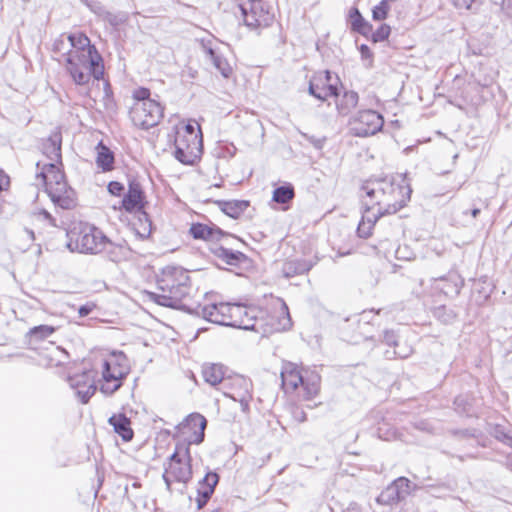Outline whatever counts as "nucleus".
Masks as SVG:
<instances>
[{
	"label": "nucleus",
	"instance_id": "1",
	"mask_svg": "<svg viewBox=\"0 0 512 512\" xmlns=\"http://www.w3.org/2000/svg\"><path fill=\"white\" fill-rule=\"evenodd\" d=\"M159 292H147L149 300L172 309L188 312L190 305L182 303L190 291L188 271L182 267L166 266L161 270L156 280Z\"/></svg>",
	"mask_w": 512,
	"mask_h": 512
},
{
	"label": "nucleus",
	"instance_id": "2",
	"mask_svg": "<svg viewBox=\"0 0 512 512\" xmlns=\"http://www.w3.org/2000/svg\"><path fill=\"white\" fill-rule=\"evenodd\" d=\"M234 308L239 310V314L237 316L233 315L232 318V327L235 328L251 331L262 329L263 333H274L285 331L292 325L286 304H283V309L279 315H268L266 321L263 318L265 312L256 307L234 303Z\"/></svg>",
	"mask_w": 512,
	"mask_h": 512
},
{
	"label": "nucleus",
	"instance_id": "3",
	"mask_svg": "<svg viewBox=\"0 0 512 512\" xmlns=\"http://www.w3.org/2000/svg\"><path fill=\"white\" fill-rule=\"evenodd\" d=\"M66 71L76 85H86L90 78L103 79L104 62L96 47L84 51H68L64 53Z\"/></svg>",
	"mask_w": 512,
	"mask_h": 512
},
{
	"label": "nucleus",
	"instance_id": "4",
	"mask_svg": "<svg viewBox=\"0 0 512 512\" xmlns=\"http://www.w3.org/2000/svg\"><path fill=\"white\" fill-rule=\"evenodd\" d=\"M66 247L71 252L96 255L103 252L106 235L94 225L82 224L67 232Z\"/></svg>",
	"mask_w": 512,
	"mask_h": 512
},
{
	"label": "nucleus",
	"instance_id": "5",
	"mask_svg": "<svg viewBox=\"0 0 512 512\" xmlns=\"http://www.w3.org/2000/svg\"><path fill=\"white\" fill-rule=\"evenodd\" d=\"M130 372L126 355L122 351L113 352L102 364V380L100 391L110 396L120 389L123 380Z\"/></svg>",
	"mask_w": 512,
	"mask_h": 512
},
{
	"label": "nucleus",
	"instance_id": "6",
	"mask_svg": "<svg viewBox=\"0 0 512 512\" xmlns=\"http://www.w3.org/2000/svg\"><path fill=\"white\" fill-rule=\"evenodd\" d=\"M393 190V178L382 177V178H369L364 181L361 186V191L365 193L362 199L363 207V219L372 222V212H376L375 208L383 206V201L386 200V196Z\"/></svg>",
	"mask_w": 512,
	"mask_h": 512
},
{
	"label": "nucleus",
	"instance_id": "7",
	"mask_svg": "<svg viewBox=\"0 0 512 512\" xmlns=\"http://www.w3.org/2000/svg\"><path fill=\"white\" fill-rule=\"evenodd\" d=\"M239 9L244 24L251 29L268 27L274 20V8L268 0H243Z\"/></svg>",
	"mask_w": 512,
	"mask_h": 512
},
{
	"label": "nucleus",
	"instance_id": "8",
	"mask_svg": "<svg viewBox=\"0 0 512 512\" xmlns=\"http://www.w3.org/2000/svg\"><path fill=\"white\" fill-rule=\"evenodd\" d=\"M237 311L239 310L234 308V304L221 302L209 305L196 304L191 306L187 313L214 324L232 327L233 315L239 314Z\"/></svg>",
	"mask_w": 512,
	"mask_h": 512
},
{
	"label": "nucleus",
	"instance_id": "9",
	"mask_svg": "<svg viewBox=\"0 0 512 512\" xmlns=\"http://www.w3.org/2000/svg\"><path fill=\"white\" fill-rule=\"evenodd\" d=\"M342 87L338 74L330 70L318 71L309 81L308 93L323 102L328 97H339Z\"/></svg>",
	"mask_w": 512,
	"mask_h": 512
},
{
	"label": "nucleus",
	"instance_id": "10",
	"mask_svg": "<svg viewBox=\"0 0 512 512\" xmlns=\"http://www.w3.org/2000/svg\"><path fill=\"white\" fill-rule=\"evenodd\" d=\"M191 462L188 444L177 443L174 452L168 458V472L176 482L187 484L193 475Z\"/></svg>",
	"mask_w": 512,
	"mask_h": 512
},
{
	"label": "nucleus",
	"instance_id": "11",
	"mask_svg": "<svg viewBox=\"0 0 512 512\" xmlns=\"http://www.w3.org/2000/svg\"><path fill=\"white\" fill-rule=\"evenodd\" d=\"M163 107L154 101L136 102L130 110L133 124L143 130L157 126L163 118Z\"/></svg>",
	"mask_w": 512,
	"mask_h": 512
},
{
	"label": "nucleus",
	"instance_id": "12",
	"mask_svg": "<svg viewBox=\"0 0 512 512\" xmlns=\"http://www.w3.org/2000/svg\"><path fill=\"white\" fill-rule=\"evenodd\" d=\"M349 124L353 136L364 138L378 133L383 128L384 118L375 110H360L350 119Z\"/></svg>",
	"mask_w": 512,
	"mask_h": 512
},
{
	"label": "nucleus",
	"instance_id": "13",
	"mask_svg": "<svg viewBox=\"0 0 512 512\" xmlns=\"http://www.w3.org/2000/svg\"><path fill=\"white\" fill-rule=\"evenodd\" d=\"M415 489L416 486L412 485L408 478L401 476L384 488L375 500L379 505L392 507L406 500L412 490Z\"/></svg>",
	"mask_w": 512,
	"mask_h": 512
},
{
	"label": "nucleus",
	"instance_id": "14",
	"mask_svg": "<svg viewBox=\"0 0 512 512\" xmlns=\"http://www.w3.org/2000/svg\"><path fill=\"white\" fill-rule=\"evenodd\" d=\"M207 426L206 418L200 413L194 412L189 414L178 426L177 429L183 435H187L183 443L201 444L205 437V429Z\"/></svg>",
	"mask_w": 512,
	"mask_h": 512
},
{
	"label": "nucleus",
	"instance_id": "15",
	"mask_svg": "<svg viewBox=\"0 0 512 512\" xmlns=\"http://www.w3.org/2000/svg\"><path fill=\"white\" fill-rule=\"evenodd\" d=\"M95 370H84L68 377V383L82 404H87L96 392Z\"/></svg>",
	"mask_w": 512,
	"mask_h": 512
},
{
	"label": "nucleus",
	"instance_id": "16",
	"mask_svg": "<svg viewBox=\"0 0 512 512\" xmlns=\"http://www.w3.org/2000/svg\"><path fill=\"white\" fill-rule=\"evenodd\" d=\"M147 204L146 195L140 182L136 179H130L128 190L123 194L119 209H123L130 214L144 212Z\"/></svg>",
	"mask_w": 512,
	"mask_h": 512
},
{
	"label": "nucleus",
	"instance_id": "17",
	"mask_svg": "<svg viewBox=\"0 0 512 512\" xmlns=\"http://www.w3.org/2000/svg\"><path fill=\"white\" fill-rule=\"evenodd\" d=\"M210 252L225 264L242 269H250L252 267V259L241 251L227 247L217 242L212 243Z\"/></svg>",
	"mask_w": 512,
	"mask_h": 512
},
{
	"label": "nucleus",
	"instance_id": "18",
	"mask_svg": "<svg viewBox=\"0 0 512 512\" xmlns=\"http://www.w3.org/2000/svg\"><path fill=\"white\" fill-rule=\"evenodd\" d=\"M230 384L231 391H225L224 395L233 401L239 402L242 412L248 413L252 400L251 381L243 376H236L230 380Z\"/></svg>",
	"mask_w": 512,
	"mask_h": 512
},
{
	"label": "nucleus",
	"instance_id": "19",
	"mask_svg": "<svg viewBox=\"0 0 512 512\" xmlns=\"http://www.w3.org/2000/svg\"><path fill=\"white\" fill-rule=\"evenodd\" d=\"M51 201L62 209H72L76 205V193L67 182L58 183L57 186L47 184L45 188Z\"/></svg>",
	"mask_w": 512,
	"mask_h": 512
},
{
	"label": "nucleus",
	"instance_id": "20",
	"mask_svg": "<svg viewBox=\"0 0 512 512\" xmlns=\"http://www.w3.org/2000/svg\"><path fill=\"white\" fill-rule=\"evenodd\" d=\"M431 280L433 288L449 298L457 297L464 285V279L456 271H450L446 275Z\"/></svg>",
	"mask_w": 512,
	"mask_h": 512
},
{
	"label": "nucleus",
	"instance_id": "21",
	"mask_svg": "<svg viewBox=\"0 0 512 512\" xmlns=\"http://www.w3.org/2000/svg\"><path fill=\"white\" fill-rule=\"evenodd\" d=\"M104 246L102 253H105L107 259L114 263L129 260L133 253L126 240L114 242L106 236Z\"/></svg>",
	"mask_w": 512,
	"mask_h": 512
},
{
	"label": "nucleus",
	"instance_id": "22",
	"mask_svg": "<svg viewBox=\"0 0 512 512\" xmlns=\"http://www.w3.org/2000/svg\"><path fill=\"white\" fill-rule=\"evenodd\" d=\"M61 146L62 134L60 130L56 129L43 140L42 152L52 162L62 164Z\"/></svg>",
	"mask_w": 512,
	"mask_h": 512
},
{
	"label": "nucleus",
	"instance_id": "23",
	"mask_svg": "<svg viewBox=\"0 0 512 512\" xmlns=\"http://www.w3.org/2000/svg\"><path fill=\"white\" fill-rule=\"evenodd\" d=\"M190 235L197 240L219 241L218 236L228 235V232L222 230L215 224L206 225L200 222L193 223L189 229Z\"/></svg>",
	"mask_w": 512,
	"mask_h": 512
},
{
	"label": "nucleus",
	"instance_id": "24",
	"mask_svg": "<svg viewBox=\"0 0 512 512\" xmlns=\"http://www.w3.org/2000/svg\"><path fill=\"white\" fill-rule=\"evenodd\" d=\"M202 47L215 69L218 70L224 78H230L233 73V69L227 59L216 49L210 46V41L205 42L203 40Z\"/></svg>",
	"mask_w": 512,
	"mask_h": 512
},
{
	"label": "nucleus",
	"instance_id": "25",
	"mask_svg": "<svg viewBox=\"0 0 512 512\" xmlns=\"http://www.w3.org/2000/svg\"><path fill=\"white\" fill-rule=\"evenodd\" d=\"M390 192L393 195L392 212H398L410 200L412 189L406 179L402 178L399 183L393 180V190Z\"/></svg>",
	"mask_w": 512,
	"mask_h": 512
},
{
	"label": "nucleus",
	"instance_id": "26",
	"mask_svg": "<svg viewBox=\"0 0 512 512\" xmlns=\"http://www.w3.org/2000/svg\"><path fill=\"white\" fill-rule=\"evenodd\" d=\"M304 370H299L298 366L292 362H285L280 373L282 386L289 387L292 391L296 390L303 381Z\"/></svg>",
	"mask_w": 512,
	"mask_h": 512
},
{
	"label": "nucleus",
	"instance_id": "27",
	"mask_svg": "<svg viewBox=\"0 0 512 512\" xmlns=\"http://www.w3.org/2000/svg\"><path fill=\"white\" fill-rule=\"evenodd\" d=\"M60 166L62 164L56 162H50L43 165L42 169L37 172L36 177L41 178L47 188V184L57 186L58 183L66 182L65 175L61 171Z\"/></svg>",
	"mask_w": 512,
	"mask_h": 512
},
{
	"label": "nucleus",
	"instance_id": "28",
	"mask_svg": "<svg viewBox=\"0 0 512 512\" xmlns=\"http://www.w3.org/2000/svg\"><path fill=\"white\" fill-rule=\"evenodd\" d=\"M108 423L123 441L129 442L133 439L134 432L131 428V421L124 413L113 414L109 417Z\"/></svg>",
	"mask_w": 512,
	"mask_h": 512
},
{
	"label": "nucleus",
	"instance_id": "29",
	"mask_svg": "<svg viewBox=\"0 0 512 512\" xmlns=\"http://www.w3.org/2000/svg\"><path fill=\"white\" fill-rule=\"evenodd\" d=\"M313 266L314 263L310 260L293 259L284 262L281 272L285 278L289 279L296 275H302L309 272Z\"/></svg>",
	"mask_w": 512,
	"mask_h": 512
},
{
	"label": "nucleus",
	"instance_id": "30",
	"mask_svg": "<svg viewBox=\"0 0 512 512\" xmlns=\"http://www.w3.org/2000/svg\"><path fill=\"white\" fill-rule=\"evenodd\" d=\"M302 379L300 385L304 389V398L311 400L319 393L321 376L316 371L304 370Z\"/></svg>",
	"mask_w": 512,
	"mask_h": 512
},
{
	"label": "nucleus",
	"instance_id": "31",
	"mask_svg": "<svg viewBox=\"0 0 512 512\" xmlns=\"http://www.w3.org/2000/svg\"><path fill=\"white\" fill-rule=\"evenodd\" d=\"M215 203L225 215L233 219H238L250 206L248 200H217Z\"/></svg>",
	"mask_w": 512,
	"mask_h": 512
},
{
	"label": "nucleus",
	"instance_id": "32",
	"mask_svg": "<svg viewBox=\"0 0 512 512\" xmlns=\"http://www.w3.org/2000/svg\"><path fill=\"white\" fill-rule=\"evenodd\" d=\"M227 368L222 364H204L202 367V376L206 383L216 386L226 378Z\"/></svg>",
	"mask_w": 512,
	"mask_h": 512
},
{
	"label": "nucleus",
	"instance_id": "33",
	"mask_svg": "<svg viewBox=\"0 0 512 512\" xmlns=\"http://www.w3.org/2000/svg\"><path fill=\"white\" fill-rule=\"evenodd\" d=\"M348 18L350 22V29L353 32L359 33L365 37L370 35L373 26L363 17L357 7L354 6L349 10Z\"/></svg>",
	"mask_w": 512,
	"mask_h": 512
},
{
	"label": "nucleus",
	"instance_id": "34",
	"mask_svg": "<svg viewBox=\"0 0 512 512\" xmlns=\"http://www.w3.org/2000/svg\"><path fill=\"white\" fill-rule=\"evenodd\" d=\"M336 98V109L341 116H347L359 102V95L353 90H345L342 95Z\"/></svg>",
	"mask_w": 512,
	"mask_h": 512
},
{
	"label": "nucleus",
	"instance_id": "35",
	"mask_svg": "<svg viewBox=\"0 0 512 512\" xmlns=\"http://www.w3.org/2000/svg\"><path fill=\"white\" fill-rule=\"evenodd\" d=\"M135 214L136 219L131 223L135 235L141 240L148 239L152 233V221L149 214L146 211Z\"/></svg>",
	"mask_w": 512,
	"mask_h": 512
},
{
	"label": "nucleus",
	"instance_id": "36",
	"mask_svg": "<svg viewBox=\"0 0 512 512\" xmlns=\"http://www.w3.org/2000/svg\"><path fill=\"white\" fill-rule=\"evenodd\" d=\"M219 475L214 471H208L205 476L198 482L197 496L201 498L211 499L215 488L219 483Z\"/></svg>",
	"mask_w": 512,
	"mask_h": 512
},
{
	"label": "nucleus",
	"instance_id": "37",
	"mask_svg": "<svg viewBox=\"0 0 512 512\" xmlns=\"http://www.w3.org/2000/svg\"><path fill=\"white\" fill-rule=\"evenodd\" d=\"M295 197V190L291 183L284 182L273 190L272 201L285 205L283 210L286 211L290 208V203Z\"/></svg>",
	"mask_w": 512,
	"mask_h": 512
},
{
	"label": "nucleus",
	"instance_id": "38",
	"mask_svg": "<svg viewBox=\"0 0 512 512\" xmlns=\"http://www.w3.org/2000/svg\"><path fill=\"white\" fill-rule=\"evenodd\" d=\"M96 150V164L98 168H100L103 172L111 171L113 169L115 160L113 151L105 144H103L102 141L97 144Z\"/></svg>",
	"mask_w": 512,
	"mask_h": 512
},
{
	"label": "nucleus",
	"instance_id": "39",
	"mask_svg": "<svg viewBox=\"0 0 512 512\" xmlns=\"http://www.w3.org/2000/svg\"><path fill=\"white\" fill-rule=\"evenodd\" d=\"M174 146V156L182 164L193 165L200 158L201 152L187 148V146L184 147V144L181 142L178 144L174 141Z\"/></svg>",
	"mask_w": 512,
	"mask_h": 512
},
{
	"label": "nucleus",
	"instance_id": "40",
	"mask_svg": "<svg viewBox=\"0 0 512 512\" xmlns=\"http://www.w3.org/2000/svg\"><path fill=\"white\" fill-rule=\"evenodd\" d=\"M454 407L455 411L461 415L466 417H473L477 416V413L473 406V399L465 394V395H459L454 399Z\"/></svg>",
	"mask_w": 512,
	"mask_h": 512
},
{
	"label": "nucleus",
	"instance_id": "41",
	"mask_svg": "<svg viewBox=\"0 0 512 512\" xmlns=\"http://www.w3.org/2000/svg\"><path fill=\"white\" fill-rule=\"evenodd\" d=\"M432 316L445 325L453 324L457 319V312L446 305H439L431 310Z\"/></svg>",
	"mask_w": 512,
	"mask_h": 512
},
{
	"label": "nucleus",
	"instance_id": "42",
	"mask_svg": "<svg viewBox=\"0 0 512 512\" xmlns=\"http://www.w3.org/2000/svg\"><path fill=\"white\" fill-rule=\"evenodd\" d=\"M67 39L73 48L70 51H84L90 47H95V45L91 44L88 36L82 32L71 33L67 36Z\"/></svg>",
	"mask_w": 512,
	"mask_h": 512
},
{
	"label": "nucleus",
	"instance_id": "43",
	"mask_svg": "<svg viewBox=\"0 0 512 512\" xmlns=\"http://www.w3.org/2000/svg\"><path fill=\"white\" fill-rule=\"evenodd\" d=\"M489 426L490 433L495 437V439L502 442L509 448H512V435L509 427L499 423L489 424Z\"/></svg>",
	"mask_w": 512,
	"mask_h": 512
},
{
	"label": "nucleus",
	"instance_id": "44",
	"mask_svg": "<svg viewBox=\"0 0 512 512\" xmlns=\"http://www.w3.org/2000/svg\"><path fill=\"white\" fill-rule=\"evenodd\" d=\"M176 143H183L184 147L192 148V150H197L202 152V136L201 132L199 133H190V135H179L176 134L175 140Z\"/></svg>",
	"mask_w": 512,
	"mask_h": 512
},
{
	"label": "nucleus",
	"instance_id": "45",
	"mask_svg": "<svg viewBox=\"0 0 512 512\" xmlns=\"http://www.w3.org/2000/svg\"><path fill=\"white\" fill-rule=\"evenodd\" d=\"M55 332V327L50 325H39L30 329L29 334L37 340H44Z\"/></svg>",
	"mask_w": 512,
	"mask_h": 512
},
{
	"label": "nucleus",
	"instance_id": "46",
	"mask_svg": "<svg viewBox=\"0 0 512 512\" xmlns=\"http://www.w3.org/2000/svg\"><path fill=\"white\" fill-rule=\"evenodd\" d=\"M103 104L105 109L108 111H115L116 109V102L113 96L112 87L108 80L104 81Z\"/></svg>",
	"mask_w": 512,
	"mask_h": 512
},
{
	"label": "nucleus",
	"instance_id": "47",
	"mask_svg": "<svg viewBox=\"0 0 512 512\" xmlns=\"http://www.w3.org/2000/svg\"><path fill=\"white\" fill-rule=\"evenodd\" d=\"M390 5L387 0L380 1L372 8V19L374 21H383L388 17Z\"/></svg>",
	"mask_w": 512,
	"mask_h": 512
},
{
	"label": "nucleus",
	"instance_id": "48",
	"mask_svg": "<svg viewBox=\"0 0 512 512\" xmlns=\"http://www.w3.org/2000/svg\"><path fill=\"white\" fill-rule=\"evenodd\" d=\"M393 204V195L390 192L386 196V200L383 201V206L376 209V212H372L373 221L376 222L381 216L387 215V214H395L396 212H392V206Z\"/></svg>",
	"mask_w": 512,
	"mask_h": 512
},
{
	"label": "nucleus",
	"instance_id": "49",
	"mask_svg": "<svg viewBox=\"0 0 512 512\" xmlns=\"http://www.w3.org/2000/svg\"><path fill=\"white\" fill-rule=\"evenodd\" d=\"M391 33V28L388 24H381L374 32L372 31L371 34V40L374 43L382 42L386 39H388L389 35Z\"/></svg>",
	"mask_w": 512,
	"mask_h": 512
},
{
	"label": "nucleus",
	"instance_id": "50",
	"mask_svg": "<svg viewBox=\"0 0 512 512\" xmlns=\"http://www.w3.org/2000/svg\"><path fill=\"white\" fill-rule=\"evenodd\" d=\"M395 257L398 260L409 261L414 259L415 253L408 245H399L395 250Z\"/></svg>",
	"mask_w": 512,
	"mask_h": 512
},
{
	"label": "nucleus",
	"instance_id": "51",
	"mask_svg": "<svg viewBox=\"0 0 512 512\" xmlns=\"http://www.w3.org/2000/svg\"><path fill=\"white\" fill-rule=\"evenodd\" d=\"M451 433L455 437L459 438H478L481 432L475 428H467V429H454L451 430Z\"/></svg>",
	"mask_w": 512,
	"mask_h": 512
},
{
	"label": "nucleus",
	"instance_id": "52",
	"mask_svg": "<svg viewBox=\"0 0 512 512\" xmlns=\"http://www.w3.org/2000/svg\"><path fill=\"white\" fill-rule=\"evenodd\" d=\"M151 92L148 88L139 87L133 92V98L136 102L154 101L150 98Z\"/></svg>",
	"mask_w": 512,
	"mask_h": 512
},
{
	"label": "nucleus",
	"instance_id": "53",
	"mask_svg": "<svg viewBox=\"0 0 512 512\" xmlns=\"http://www.w3.org/2000/svg\"><path fill=\"white\" fill-rule=\"evenodd\" d=\"M383 342L386 345L392 346L394 348L399 347L398 335L396 334V332L394 330H385L383 332Z\"/></svg>",
	"mask_w": 512,
	"mask_h": 512
},
{
	"label": "nucleus",
	"instance_id": "54",
	"mask_svg": "<svg viewBox=\"0 0 512 512\" xmlns=\"http://www.w3.org/2000/svg\"><path fill=\"white\" fill-rule=\"evenodd\" d=\"M125 187L119 181H110L107 185V191L115 197H120L124 194Z\"/></svg>",
	"mask_w": 512,
	"mask_h": 512
},
{
	"label": "nucleus",
	"instance_id": "55",
	"mask_svg": "<svg viewBox=\"0 0 512 512\" xmlns=\"http://www.w3.org/2000/svg\"><path fill=\"white\" fill-rule=\"evenodd\" d=\"M358 49H359V52L361 55V59L363 61H368V63L366 64V67H369V68L372 67L373 53H372L371 49L369 48V46L366 44H361Z\"/></svg>",
	"mask_w": 512,
	"mask_h": 512
},
{
	"label": "nucleus",
	"instance_id": "56",
	"mask_svg": "<svg viewBox=\"0 0 512 512\" xmlns=\"http://www.w3.org/2000/svg\"><path fill=\"white\" fill-rule=\"evenodd\" d=\"M362 220H365L362 218ZM368 222V225H366V223L364 221H362L361 223H359L358 227H357V234L360 238H368L370 235H371V228L373 227V225L376 223L372 220V222Z\"/></svg>",
	"mask_w": 512,
	"mask_h": 512
},
{
	"label": "nucleus",
	"instance_id": "57",
	"mask_svg": "<svg viewBox=\"0 0 512 512\" xmlns=\"http://www.w3.org/2000/svg\"><path fill=\"white\" fill-rule=\"evenodd\" d=\"M219 241L223 239L225 246L232 248L233 246H236L237 243L245 244V242L238 236L228 233V235L224 236H218Z\"/></svg>",
	"mask_w": 512,
	"mask_h": 512
},
{
	"label": "nucleus",
	"instance_id": "58",
	"mask_svg": "<svg viewBox=\"0 0 512 512\" xmlns=\"http://www.w3.org/2000/svg\"><path fill=\"white\" fill-rule=\"evenodd\" d=\"M90 11L94 14L98 15L99 17H102L105 12L107 11L104 7V5L99 1L95 0L92 5L89 7Z\"/></svg>",
	"mask_w": 512,
	"mask_h": 512
},
{
	"label": "nucleus",
	"instance_id": "59",
	"mask_svg": "<svg viewBox=\"0 0 512 512\" xmlns=\"http://www.w3.org/2000/svg\"><path fill=\"white\" fill-rule=\"evenodd\" d=\"M494 6L499 7L501 11H506L509 14V9L512 6V0H490Z\"/></svg>",
	"mask_w": 512,
	"mask_h": 512
},
{
	"label": "nucleus",
	"instance_id": "60",
	"mask_svg": "<svg viewBox=\"0 0 512 512\" xmlns=\"http://www.w3.org/2000/svg\"><path fill=\"white\" fill-rule=\"evenodd\" d=\"M477 286H478V284H475V286L473 288V293L475 291H477L480 294V297H479L480 299H477V301L479 303H481V302L487 300V298L490 295L491 289L489 288V286L488 287H482L481 289H478Z\"/></svg>",
	"mask_w": 512,
	"mask_h": 512
},
{
	"label": "nucleus",
	"instance_id": "61",
	"mask_svg": "<svg viewBox=\"0 0 512 512\" xmlns=\"http://www.w3.org/2000/svg\"><path fill=\"white\" fill-rule=\"evenodd\" d=\"M95 307L96 305L94 303H86L81 305L78 309V314L80 317H86L93 311Z\"/></svg>",
	"mask_w": 512,
	"mask_h": 512
},
{
	"label": "nucleus",
	"instance_id": "62",
	"mask_svg": "<svg viewBox=\"0 0 512 512\" xmlns=\"http://www.w3.org/2000/svg\"><path fill=\"white\" fill-rule=\"evenodd\" d=\"M10 186V178L4 171L0 170V192L8 190Z\"/></svg>",
	"mask_w": 512,
	"mask_h": 512
},
{
	"label": "nucleus",
	"instance_id": "63",
	"mask_svg": "<svg viewBox=\"0 0 512 512\" xmlns=\"http://www.w3.org/2000/svg\"><path fill=\"white\" fill-rule=\"evenodd\" d=\"M306 139L311 143L316 149H322L325 143V138H317L315 136H306Z\"/></svg>",
	"mask_w": 512,
	"mask_h": 512
},
{
	"label": "nucleus",
	"instance_id": "64",
	"mask_svg": "<svg viewBox=\"0 0 512 512\" xmlns=\"http://www.w3.org/2000/svg\"><path fill=\"white\" fill-rule=\"evenodd\" d=\"M38 215L41 216L44 220L48 221L51 226H56L55 218L47 210L41 209Z\"/></svg>",
	"mask_w": 512,
	"mask_h": 512
}]
</instances>
